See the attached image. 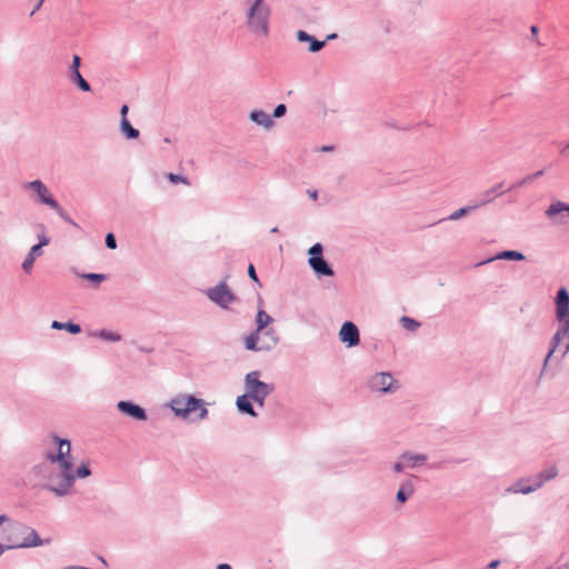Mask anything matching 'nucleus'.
Wrapping results in <instances>:
<instances>
[{"label":"nucleus","instance_id":"obj_1","mask_svg":"<svg viewBox=\"0 0 569 569\" xmlns=\"http://www.w3.org/2000/svg\"><path fill=\"white\" fill-rule=\"evenodd\" d=\"M52 439L54 443L58 445V453H47L46 458L51 463L58 462L61 470L56 473V476L51 475L49 478V482L43 485L42 488L53 492L58 497L67 496L70 491V488L73 486L76 477L78 478H87L91 475V469L88 463L80 465L76 472H72V461H71V443L68 439H62L57 435H52Z\"/></svg>","mask_w":569,"mask_h":569},{"label":"nucleus","instance_id":"obj_2","mask_svg":"<svg viewBox=\"0 0 569 569\" xmlns=\"http://www.w3.org/2000/svg\"><path fill=\"white\" fill-rule=\"evenodd\" d=\"M0 539L9 547L30 548L50 543V539L42 540L31 527L10 520L6 515L0 516Z\"/></svg>","mask_w":569,"mask_h":569},{"label":"nucleus","instance_id":"obj_3","mask_svg":"<svg viewBox=\"0 0 569 569\" xmlns=\"http://www.w3.org/2000/svg\"><path fill=\"white\" fill-rule=\"evenodd\" d=\"M270 18L271 7L266 0H252L246 10L247 28L256 37H269Z\"/></svg>","mask_w":569,"mask_h":569},{"label":"nucleus","instance_id":"obj_4","mask_svg":"<svg viewBox=\"0 0 569 569\" xmlns=\"http://www.w3.org/2000/svg\"><path fill=\"white\" fill-rule=\"evenodd\" d=\"M259 370L250 371L244 377V390L251 397L269 396L274 391V385L261 381Z\"/></svg>","mask_w":569,"mask_h":569},{"label":"nucleus","instance_id":"obj_5","mask_svg":"<svg viewBox=\"0 0 569 569\" xmlns=\"http://www.w3.org/2000/svg\"><path fill=\"white\" fill-rule=\"evenodd\" d=\"M206 295L212 302L223 309H227L230 303L237 300L236 295L230 290L226 281H221L217 286L209 288Z\"/></svg>","mask_w":569,"mask_h":569},{"label":"nucleus","instance_id":"obj_6","mask_svg":"<svg viewBox=\"0 0 569 569\" xmlns=\"http://www.w3.org/2000/svg\"><path fill=\"white\" fill-rule=\"evenodd\" d=\"M369 387L373 391L382 393L395 392L398 389V381L390 372H379L369 379Z\"/></svg>","mask_w":569,"mask_h":569},{"label":"nucleus","instance_id":"obj_7","mask_svg":"<svg viewBox=\"0 0 569 569\" xmlns=\"http://www.w3.org/2000/svg\"><path fill=\"white\" fill-rule=\"evenodd\" d=\"M198 410V420H203L208 416L204 400L196 398L194 396H183V409H180V412H183V418L187 419Z\"/></svg>","mask_w":569,"mask_h":569},{"label":"nucleus","instance_id":"obj_8","mask_svg":"<svg viewBox=\"0 0 569 569\" xmlns=\"http://www.w3.org/2000/svg\"><path fill=\"white\" fill-rule=\"evenodd\" d=\"M117 409L122 415L137 421H146L148 419L146 409L130 400H120L117 403Z\"/></svg>","mask_w":569,"mask_h":569},{"label":"nucleus","instance_id":"obj_9","mask_svg":"<svg viewBox=\"0 0 569 569\" xmlns=\"http://www.w3.org/2000/svg\"><path fill=\"white\" fill-rule=\"evenodd\" d=\"M339 339L348 348L358 346L360 342L358 327L351 321H345L339 330Z\"/></svg>","mask_w":569,"mask_h":569},{"label":"nucleus","instance_id":"obj_10","mask_svg":"<svg viewBox=\"0 0 569 569\" xmlns=\"http://www.w3.org/2000/svg\"><path fill=\"white\" fill-rule=\"evenodd\" d=\"M28 188L38 196L39 202L47 204L51 209L59 208V202L52 197L49 189L41 180L30 181Z\"/></svg>","mask_w":569,"mask_h":569},{"label":"nucleus","instance_id":"obj_11","mask_svg":"<svg viewBox=\"0 0 569 569\" xmlns=\"http://www.w3.org/2000/svg\"><path fill=\"white\" fill-rule=\"evenodd\" d=\"M568 331H569V323L560 322V326L558 327L557 331L555 332V335L550 339V346H549L548 353H547V356H546V358L543 360L541 375L545 372V370H546V368L548 366V362L550 361V359L552 358L553 353L559 348L561 340L567 336Z\"/></svg>","mask_w":569,"mask_h":569},{"label":"nucleus","instance_id":"obj_12","mask_svg":"<svg viewBox=\"0 0 569 569\" xmlns=\"http://www.w3.org/2000/svg\"><path fill=\"white\" fill-rule=\"evenodd\" d=\"M556 317L559 322L569 319V292L566 288H560L556 296Z\"/></svg>","mask_w":569,"mask_h":569},{"label":"nucleus","instance_id":"obj_13","mask_svg":"<svg viewBox=\"0 0 569 569\" xmlns=\"http://www.w3.org/2000/svg\"><path fill=\"white\" fill-rule=\"evenodd\" d=\"M545 213L549 219H557L559 223H563V218L569 217V204L559 200L555 201L547 208Z\"/></svg>","mask_w":569,"mask_h":569},{"label":"nucleus","instance_id":"obj_14","mask_svg":"<svg viewBox=\"0 0 569 569\" xmlns=\"http://www.w3.org/2000/svg\"><path fill=\"white\" fill-rule=\"evenodd\" d=\"M296 37L299 42H307L309 44L308 50L312 53L319 52L326 46V40H318L303 30H298Z\"/></svg>","mask_w":569,"mask_h":569},{"label":"nucleus","instance_id":"obj_15","mask_svg":"<svg viewBox=\"0 0 569 569\" xmlns=\"http://www.w3.org/2000/svg\"><path fill=\"white\" fill-rule=\"evenodd\" d=\"M261 332L253 330L250 335H248L244 339V347L249 351H270L272 349V345L258 343L259 336Z\"/></svg>","mask_w":569,"mask_h":569},{"label":"nucleus","instance_id":"obj_16","mask_svg":"<svg viewBox=\"0 0 569 569\" xmlns=\"http://www.w3.org/2000/svg\"><path fill=\"white\" fill-rule=\"evenodd\" d=\"M251 397L246 392L244 395L238 396L236 406L241 413H246L250 417H257L258 413L253 408Z\"/></svg>","mask_w":569,"mask_h":569},{"label":"nucleus","instance_id":"obj_17","mask_svg":"<svg viewBox=\"0 0 569 569\" xmlns=\"http://www.w3.org/2000/svg\"><path fill=\"white\" fill-rule=\"evenodd\" d=\"M250 120L258 126H261L266 129H270L273 127L274 122L272 117L264 112L263 110H252L249 116Z\"/></svg>","mask_w":569,"mask_h":569},{"label":"nucleus","instance_id":"obj_18","mask_svg":"<svg viewBox=\"0 0 569 569\" xmlns=\"http://www.w3.org/2000/svg\"><path fill=\"white\" fill-rule=\"evenodd\" d=\"M309 266L318 277H332L335 274L333 268L325 260V258L312 261Z\"/></svg>","mask_w":569,"mask_h":569},{"label":"nucleus","instance_id":"obj_19","mask_svg":"<svg viewBox=\"0 0 569 569\" xmlns=\"http://www.w3.org/2000/svg\"><path fill=\"white\" fill-rule=\"evenodd\" d=\"M530 481L529 479H520L516 481L512 486H510L507 491L513 492V493H522V495H529L538 489L536 482L533 481L530 485H527V482Z\"/></svg>","mask_w":569,"mask_h":569},{"label":"nucleus","instance_id":"obj_20","mask_svg":"<svg viewBox=\"0 0 569 569\" xmlns=\"http://www.w3.org/2000/svg\"><path fill=\"white\" fill-rule=\"evenodd\" d=\"M400 459L406 462L407 468H415L426 463L428 457L423 453H412L409 451L403 452Z\"/></svg>","mask_w":569,"mask_h":569},{"label":"nucleus","instance_id":"obj_21","mask_svg":"<svg viewBox=\"0 0 569 569\" xmlns=\"http://www.w3.org/2000/svg\"><path fill=\"white\" fill-rule=\"evenodd\" d=\"M415 492V486L411 479H407L400 485L396 499L399 503H405Z\"/></svg>","mask_w":569,"mask_h":569},{"label":"nucleus","instance_id":"obj_22","mask_svg":"<svg viewBox=\"0 0 569 569\" xmlns=\"http://www.w3.org/2000/svg\"><path fill=\"white\" fill-rule=\"evenodd\" d=\"M43 251L39 248V246H32L22 262L23 271L29 273L33 268L36 258L40 257Z\"/></svg>","mask_w":569,"mask_h":569},{"label":"nucleus","instance_id":"obj_23","mask_svg":"<svg viewBox=\"0 0 569 569\" xmlns=\"http://www.w3.org/2000/svg\"><path fill=\"white\" fill-rule=\"evenodd\" d=\"M509 260V261H523L526 259V256L517 250H503L496 254V257L488 259L486 262L492 261V260Z\"/></svg>","mask_w":569,"mask_h":569},{"label":"nucleus","instance_id":"obj_24","mask_svg":"<svg viewBox=\"0 0 569 569\" xmlns=\"http://www.w3.org/2000/svg\"><path fill=\"white\" fill-rule=\"evenodd\" d=\"M558 476V468L556 466H550L542 471H540L536 479L533 480L538 487V489L547 481L556 478Z\"/></svg>","mask_w":569,"mask_h":569},{"label":"nucleus","instance_id":"obj_25","mask_svg":"<svg viewBox=\"0 0 569 569\" xmlns=\"http://www.w3.org/2000/svg\"><path fill=\"white\" fill-rule=\"evenodd\" d=\"M51 328L54 330H66L71 335H78L81 332V327L78 323L72 321L60 322L58 320H53L51 323Z\"/></svg>","mask_w":569,"mask_h":569},{"label":"nucleus","instance_id":"obj_26","mask_svg":"<svg viewBox=\"0 0 569 569\" xmlns=\"http://www.w3.org/2000/svg\"><path fill=\"white\" fill-rule=\"evenodd\" d=\"M120 131L128 140L138 139L140 136L139 130L133 128L128 119L120 121Z\"/></svg>","mask_w":569,"mask_h":569},{"label":"nucleus","instance_id":"obj_27","mask_svg":"<svg viewBox=\"0 0 569 569\" xmlns=\"http://www.w3.org/2000/svg\"><path fill=\"white\" fill-rule=\"evenodd\" d=\"M273 319L264 310L260 309L256 316V331L262 332Z\"/></svg>","mask_w":569,"mask_h":569},{"label":"nucleus","instance_id":"obj_28","mask_svg":"<svg viewBox=\"0 0 569 569\" xmlns=\"http://www.w3.org/2000/svg\"><path fill=\"white\" fill-rule=\"evenodd\" d=\"M70 81L77 86L81 91L89 92L91 91L90 83L82 77L80 72H73L69 74Z\"/></svg>","mask_w":569,"mask_h":569},{"label":"nucleus","instance_id":"obj_29","mask_svg":"<svg viewBox=\"0 0 569 569\" xmlns=\"http://www.w3.org/2000/svg\"><path fill=\"white\" fill-rule=\"evenodd\" d=\"M94 337H99L102 340L117 342L121 340V335L107 329H101L91 333Z\"/></svg>","mask_w":569,"mask_h":569},{"label":"nucleus","instance_id":"obj_30","mask_svg":"<svg viewBox=\"0 0 569 569\" xmlns=\"http://www.w3.org/2000/svg\"><path fill=\"white\" fill-rule=\"evenodd\" d=\"M495 191L490 189L483 191L479 198L475 201V204L478 206V208H481L490 202H492L496 199Z\"/></svg>","mask_w":569,"mask_h":569},{"label":"nucleus","instance_id":"obj_31","mask_svg":"<svg viewBox=\"0 0 569 569\" xmlns=\"http://www.w3.org/2000/svg\"><path fill=\"white\" fill-rule=\"evenodd\" d=\"M476 209H478V206H476V204H475V202H473V203H471V204H468V206H466V207H462V208H460V209H458V210L453 211V212L448 217V219H449V220H458V219H460V218L465 217L466 214L470 213L471 211H473V210H476Z\"/></svg>","mask_w":569,"mask_h":569},{"label":"nucleus","instance_id":"obj_32","mask_svg":"<svg viewBox=\"0 0 569 569\" xmlns=\"http://www.w3.org/2000/svg\"><path fill=\"white\" fill-rule=\"evenodd\" d=\"M309 260L308 262H312V261H316L318 259H321L323 258V247L321 243L317 242L315 243L313 246L310 247L309 251Z\"/></svg>","mask_w":569,"mask_h":569},{"label":"nucleus","instance_id":"obj_33","mask_svg":"<svg viewBox=\"0 0 569 569\" xmlns=\"http://www.w3.org/2000/svg\"><path fill=\"white\" fill-rule=\"evenodd\" d=\"M400 323L402 325V327L409 331H415L417 330L419 327H420V322L410 318V317H407V316H402L400 318Z\"/></svg>","mask_w":569,"mask_h":569},{"label":"nucleus","instance_id":"obj_34","mask_svg":"<svg viewBox=\"0 0 569 569\" xmlns=\"http://www.w3.org/2000/svg\"><path fill=\"white\" fill-rule=\"evenodd\" d=\"M170 408L177 417L183 418V412H180V409H183V396L173 398L171 400Z\"/></svg>","mask_w":569,"mask_h":569},{"label":"nucleus","instance_id":"obj_35","mask_svg":"<svg viewBox=\"0 0 569 569\" xmlns=\"http://www.w3.org/2000/svg\"><path fill=\"white\" fill-rule=\"evenodd\" d=\"M81 278L86 279V280H89L96 284H99L101 283L102 281H104L107 279V276L103 274V273H93V272H89V273H81L80 274Z\"/></svg>","mask_w":569,"mask_h":569},{"label":"nucleus","instance_id":"obj_36","mask_svg":"<svg viewBox=\"0 0 569 569\" xmlns=\"http://www.w3.org/2000/svg\"><path fill=\"white\" fill-rule=\"evenodd\" d=\"M262 333L268 337L269 341L264 342V345H272V348L277 346L279 342V337L273 328H268L262 331Z\"/></svg>","mask_w":569,"mask_h":569},{"label":"nucleus","instance_id":"obj_37","mask_svg":"<svg viewBox=\"0 0 569 569\" xmlns=\"http://www.w3.org/2000/svg\"><path fill=\"white\" fill-rule=\"evenodd\" d=\"M52 210H54L58 216L63 220L66 221L67 223L69 224H72L73 227L78 228L79 226L77 224V222H74V220L68 214V212L59 204V208H52Z\"/></svg>","mask_w":569,"mask_h":569},{"label":"nucleus","instance_id":"obj_38","mask_svg":"<svg viewBox=\"0 0 569 569\" xmlns=\"http://www.w3.org/2000/svg\"><path fill=\"white\" fill-rule=\"evenodd\" d=\"M40 228L42 230V233L38 234L39 242L36 246H39V248L42 249V247L48 246L50 243V238L44 234V224H40Z\"/></svg>","mask_w":569,"mask_h":569},{"label":"nucleus","instance_id":"obj_39","mask_svg":"<svg viewBox=\"0 0 569 569\" xmlns=\"http://www.w3.org/2000/svg\"><path fill=\"white\" fill-rule=\"evenodd\" d=\"M80 66H81V58L78 54H73L72 62L69 68V74L73 72H80Z\"/></svg>","mask_w":569,"mask_h":569},{"label":"nucleus","instance_id":"obj_40","mask_svg":"<svg viewBox=\"0 0 569 569\" xmlns=\"http://www.w3.org/2000/svg\"><path fill=\"white\" fill-rule=\"evenodd\" d=\"M168 180L172 183H179V182H182V183H186V184H189V181L186 177L181 176V174H177V173H172L170 172L168 174Z\"/></svg>","mask_w":569,"mask_h":569},{"label":"nucleus","instance_id":"obj_41","mask_svg":"<svg viewBox=\"0 0 569 569\" xmlns=\"http://www.w3.org/2000/svg\"><path fill=\"white\" fill-rule=\"evenodd\" d=\"M104 242L108 249L114 250L117 248V239L112 232L107 233Z\"/></svg>","mask_w":569,"mask_h":569},{"label":"nucleus","instance_id":"obj_42","mask_svg":"<svg viewBox=\"0 0 569 569\" xmlns=\"http://www.w3.org/2000/svg\"><path fill=\"white\" fill-rule=\"evenodd\" d=\"M287 113V106L284 103H280L278 104L274 110H273V113L271 117L273 118H281L283 117L284 114Z\"/></svg>","mask_w":569,"mask_h":569},{"label":"nucleus","instance_id":"obj_43","mask_svg":"<svg viewBox=\"0 0 569 569\" xmlns=\"http://www.w3.org/2000/svg\"><path fill=\"white\" fill-rule=\"evenodd\" d=\"M248 276L252 281L257 282L259 287H261V283L256 272V268L252 263H250L248 267Z\"/></svg>","mask_w":569,"mask_h":569},{"label":"nucleus","instance_id":"obj_44","mask_svg":"<svg viewBox=\"0 0 569 569\" xmlns=\"http://www.w3.org/2000/svg\"><path fill=\"white\" fill-rule=\"evenodd\" d=\"M528 183H530V180H529V178H528V176H527V177H525L523 179H521V180L517 181L516 183H513L511 187H509V188L507 189V191H511V190H513V189L521 188V187H523V186H526V184H528Z\"/></svg>","mask_w":569,"mask_h":569},{"label":"nucleus","instance_id":"obj_45","mask_svg":"<svg viewBox=\"0 0 569 569\" xmlns=\"http://www.w3.org/2000/svg\"><path fill=\"white\" fill-rule=\"evenodd\" d=\"M407 468L406 462L399 458L397 462L393 463L392 470L395 472H402Z\"/></svg>","mask_w":569,"mask_h":569},{"label":"nucleus","instance_id":"obj_46","mask_svg":"<svg viewBox=\"0 0 569 569\" xmlns=\"http://www.w3.org/2000/svg\"><path fill=\"white\" fill-rule=\"evenodd\" d=\"M502 187H503V182H500V183L495 184L491 188V190L495 191L496 197H499L505 193V191L502 190Z\"/></svg>","mask_w":569,"mask_h":569},{"label":"nucleus","instance_id":"obj_47","mask_svg":"<svg viewBox=\"0 0 569 569\" xmlns=\"http://www.w3.org/2000/svg\"><path fill=\"white\" fill-rule=\"evenodd\" d=\"M128 111H129V107L127 104H123L120 108L121 121H124V119H128Z\"/></svg>","mask_w":569,"mask_h":569},{"label":"nucleus","instance_id":"obj_48","mask_svg":"<svg viewBox=\"0 0 569 569\" xmlns=\"http://www.w3.org/2000/svg\"><path fill=\"white\" fill-rule=\"evenodd\" d=\"M268 396H259V397H253L251 398L252 401H254L259 407H263L264 406V401H266V398Z\"/></svg>","mask_w":569,"mask_h":569},{"label":"nucleus","instance_id":"obj_49","mask_svg":"<svg viewBox=\"0 0 569 569\" xmlns=\"http://www.w3.org/2000/svg\"><path fill=\"white\" fill-rule=\"evenodd\" d=\"M543 172H545L543 170H539L532 174H529L528 178H529L530 182H532L535 179L541 177L543 174Z\"/></svg>","mask_w":569,"mask_h":569},{"label":"nucleus","instance_id":"obj_50","mask_svg":"<svg viewBox=\"0 0 569 569\" xmlns=\"http://www.w3.org/2000/svg\"><path fill=\"white\" fill-rule=\"evenodd\" d=\"M44 0H39L37 3H34V8L31 11L30 16L32 17L37 11L40 10L41 6L43 4Z\"/></svg>","mask_w":569,"mask_h":569},{"label":"nucleus","instance_id":"obj_51","mask_svg":"<svg viewBox=\"0 0 569 569\" xmlns=\"http://www.w3.org/2000/svg\"><path fill=\"white\" fill-rule=\"evenodd\" d=\"M9 549H12L11 547H9V543L1 540L0 541V555H2L6 550H9Z\"/></svg>","mask_w":569,"mask_h":569},{"label":"nucleus","instance_id":"obj_52","mask_svg":"<svg viewBox=\"0 0 569 569\" xmlns=\"http://www.w3.org/2000/svg\"><path fill=\"white\" fill-rule=\"evenodd\" d=\"M560 153L562 156L569 157V141L562 147V149L560 150Z\"/></svg>","mask_w":569,"mask_h":569},{"label":"nucleus","instance_id":"obj_53","mask_svg":"<svg viewBox=\"0 0 569 569\" xmlns=\"http://www.w3.org/2000/svg\"><path fill=\"white\" fill-rule=\"evenodd\" d=\"M499 565H500L499 560H492V561L489 562L488 568L489 569H497Z\"/></svg>","mask_w":569,"mask_h":569},{"label":"nucleus","instance_id":"obj_54","mask_svg":"<svg viewBox=\"0 0 569 569\" xmlns=\"http://www.w3.org/2000/svg\"><path fill=\"white\" fill-rule=\"evenodd\" d=\"M217 569H232L229 563H219Z\"/></svg>","mask_w":569,"mask_h":569},{"label":"nucleus","instance_id":"obj_55","mask_svg":"<svg viewBox=\"0 0 569 569\" xmlns=\"http://www.w3.org/2000/svg\"><path fill=\"white\" fill-rule=\"evenodd\" d=\"M332 150H333V146H323V147L321 148V151H323V152H330V151H332Z\"/></svg>","mask_w":569,"mask_h":569},{"label":"nucleus","instance_id":"obj_56","mask_svg":"<svg viewBox=\"0 0 569 569\" xmlns=\"http://www.w3.org/2000/svg\"><path fill=\"white\" fill-rule=\"evenodd\" d=\"M336 38H337V33H330V34H328V36H327V38H326V42H327L328 40H333V39H336Z\"/></svg>","mask_w":569,"mask_h":569},{"label":"nucleus","instance_id":"obj_57","mask_svg":"<svg viewBox=\"0 0 569 569\" xmlns=\"http://www.w3.org/2000/svg\"><path fill=\"white\" fill-rule=\"evenodd\" d=\"M308 193H309V196H310L312 199H317L318 193H317V191H316V190H313V191H308Z\"/></svg>","mask_w":569,"mask_h":569},{"label":"nucleus","instance_id":"obj_58","mask_svg":"<svg viewBox=\"0 0 569 569\" xmlns=\"http://www.w3.org/2000/svg\"><path fill=\"white\" fill-rule=\"evenodd\" d=\"M530 30H531V33H532V34H537V32H538V27H537V26H531Z\"/></svg>","mask_w":569,"mask_h":569},{"label":"nucleus","instance_id":"obj_59","mask_svg":"<svg viewBox=\"0 0 569 569\" xmlns=\"http://www.w3.org/2000/svg\"><path fill=\"white\" fill-rule=\"evenodd\" d=\"M278 231H279V229H278L277 227H274V228H272V229H271V232H272V233H277Z\"/></svg>","mask_w":569,"mask_h":569},{"label":"nucleus","instance_id":"obj_60","mask_svg":"<svg viewBox=\"0 0 569 569\" xmlns=\"http://www.w3.org/2000/svg\"><path fill=\"white\" fill-rule=\"evenodd\" d=\"M442 463H443V462H440V463L433 465V468H440Z\"/></svg>","mask_w":569,"mask_h":569},{"label":"nucleus","instance_id":"obj_61","mask_svg":"<svg viewBox=\"0 0 569 569\" xmlns=\"http://www.w3.org/2000/svg\"><path fill=\"white\" fill-rule=\"evenodd\" d=\"M461 461H462V460H453L452 462H455V463H459V462H461Z\"/></svg>","mask_w":569,"mask_h":569}]
</instances>
